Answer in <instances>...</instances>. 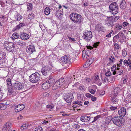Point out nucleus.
<instances>
[{
  "mask_svg": "<svg viewBox=\"0 0 131 131\" xmlns=\"http://www.w3.org/2000/svg\"><path fill=\"white\" fill-rule=\"evenodd\" d=\"M120 89L118 87H116L114 89V95L115 96H117L118 94Z\"/></svg>",
  "mask_w": 131,
  "mask_h": 131,
  "instance_id": "c85d7f7f",
  "label": "nucleus"
},
{
  "mask_svg": "<svg viewBox=\"0 0 131 131\" xmlns=\"http://www.w3.org/2000/svg\"><path fill=\"white\" fill-rule=\"evenodd\" d=\"M112 122L115 125L120 126L123 124L122 117L121 116H117L113 117Z\"/></svg>",
  "mask_w": 131,
  "mask_h": 131,
  "instance_id": "39448f33",
  "label": "nucleus"
},
{
  "mask_svg": "<svg viewBox=\"0 0 131 131\" xmlns=\"http://www.w3.org/2000/svg\"><path fill=\"white\" fill-rule=\"evenodd\" d=\"M30 81L33 83H36L41 79L40 75L37 72L32 74L29 76Z\"/></svg>",
  "mask_w": 131,
  "mask_h": 131,
  "instance_id": "20e7f679",
  "label": "nucleus"
},
{
  "mask_svg": "<svg viewBox=\"0 0 131 131\" xmlns=\"http://www.w3.org/2000/svg\"><path fill=\"white\" fill-rule=\"evenodd\" d=\"M92 96V95L89 93H86L85 95L86 96L89 98H90Z\"/></svg>",
  "mask_w": 131,
  "mask_h": 131,
  "instance_id": "e2e57ef3",
  "label": "nucleus"
},
{
  "mask_svg": "<svg viewBox=\"0 0 131 131\" xmlns=\"http://www.w3.org/2000/svg\"><path fill=\"white\" fill-rule=\"evenodd\" d=\"M30 125H29L28 124L26 123L24 124H23L21 127V129L22 130H24L28 128L29 126H30Z\"/></svg>",
  "mask_w": 131,
  "mask_h": 131,
  "instance_id": "72a5a7b5",
  "label": "nucleus"
},
{
  "mask_svg": "<svg viewBox=\"0 0 131 131\" xmlns=\"http://www.w3.org/2000/svg\"><path fill=\"white\" fill-rule=\"evenodd\" d=\"M12 126V125L9 122L6 123L3 126L2 129V131H9Z\"/></svg>",
  "mask_w": 131,
  "mask_h": 131,
  "instance_id": "f8f14e48",
  "label": "nucleus"
},
{
  "mask_svg": "<svg viewBox=\"0 0 131 131\" xmlns=\"http://www.w3.org/2000/svg\"><path fill=\"white\" fill-rule=\"evenodd\" d=\"M126 110L125 108L122 107L118 111V114L120 115V116H124L126 114Z\"/></svg>",
  "mask_w": 131,
  "mask_h": 131,
  "instance_id": "4468645a",
  "label": "nucleus"
},
{
  "mask_svg": "<svg viewBox=\"0 0 131 131\" xmlns=\"http://www.w3.org/2000/svg\"><path fill=\"white\" fill-rule=\"evenodd\" d=\"M51 86L47 81H46L42 85V87L44 89H46L49 88Z\"/></svg>",
  "mask_w": 131,
  "mask_h": 131,
  "instance_id": "412c9836",
  "label": "nucleus"
},
{
  "mask_svg": "<svg viewBox=\"0 0 131 131\" xmlns=\"http://www.w3.org/2000/svg\"><path fill=\"white\" fill-rule=\"evenodd\" d=\"M117 107L115 106H111L110 107V109L111 111H114L115 110H116Z\"/></svg>",
  "mask_w": 131,
  "mask_h": 131,
  "instance_id": "6e6d98bb",
  "label": "nucleus"
},
{
  "mask_svg": "<svg viewBox=\"0 0 131 131\" xmlns=\"http://www.w3.org/2000/svg\"><path fill=\"white\" fill-rule=\"evenodd\" d=\"M126 2L124 0H122L121 1L120 6L121 9H124L126 7Z\"/></svg>",
  "mask_w": 131,
  "mask_h": 131,
  "instance_id": "b1692460",
  "label": "nucleus"
},
{
  "mask_svg": "<svg viewBox=\"0 0 131 131\" xmlns=\"http://www.w3.org/2000/svg\"><path fill=\"white\" fill-rule=\"evenodd\" d=\"M67 97L66 98V102L68 103L67 105L70 106L71 104V102L72 101V99L73 98V94L71 93H68L67 95Z\"/></svg>",
  "mask_w": 131,
  "mask_h": 131,
  "instance_id": "9b49d317",
  "label": "nucleus"
},
{
  "mask_svg": "<svg viewBox=\"0 0 131 131\" xmlns=\"http://www.w3.org/2000/svg\"><path fill=\"white\" fill-rule=\"evenodd\" d=\"M25 24L23 23H20L19 25H17L15 27L16 29H19L22 27L25 26Z\"/></svg>",
  "mask_w": 131,
  "mask_h": 131,
  "instance_id": "a19ab883",
  "label": "nucleus"
},
{
  "mask_svg": "<svg viewBox=\"0 0 131 131\" xmlns=\"http://www.w3.org/2000/svg\"><path fill=\"white\" fill-rule=\"evenodd\" d=\"M50 8H47L45 9L44 12L45 14V15H48L50 13Z\"/></svg>",
  "mask_w": 131,
  "mask_h": 131,
  "instance_id": "58836bf2",
  "label": "nucleus"
},
{
  "mask_svg": "<svg viewBox=\"0 0 131 131\" xmlns=\"http://www.w3.org/2000/svg\"><path fill=\"white\" fill-rule=\"evenodd\" d=\"M17 21L20 20L22 18V17L19 14H18L15 17Z\"/></svg>",
  "mask_w": 131,
  "mask_h": 131,
  "instance_id": "4c0bfd02",
  "label": "nucleus"
},
{
  "mask_svg": "<svg viewBox=\"0 0 131 131\" xmlns=\"http://www.w3.org/2000/svg\"><path fill=\"white\" fill-rule=\"evenodd\" d=\"M101 116L100 115H97V116L94 118V119L93 121H92V123H93L94 122L97 121V119H98L99 118H101Z\"/></svg>",
  "mask_w": 131,
  "mask_h": 131,
  "instance_id": "09e8293b",
  "label": "nucleus"
},
{
  "mask_svg": "<svg viewBox=\"0 0 131 131\" xmlns=\"http://www.w3.org/2000/svg\"><path fill=\"white\" fill-rule=\"evenodd\" d=\"M32 4L31 3H29L27 4V11H28L32 10Z\"/></svg>",
  "mask_w": 131,
  "mask_h": 131,
  "instance_id": "cd10ccee",
  "label": "nucleus"
},
{
  "mask_svg": "<svg viewBox=\"0 0 131 131\" xmlns=\"http://www.w3.org/2000/svg\"><path fill=\"white\" fill-rule=\"evenodd\" d=\"M123 63L125 65L128 66V61H127L126 59H125L124 60Z\"/></svg>",
  "mask_w": 131,
  "mask_h": 131,
  "instance_id": "0e129e2a",
  "label": "nucleus"
},
{
  "mask_svg": "<svg viewBox=\"0 0 131 131\" xmlns=\"http://www.w3.org/2000/svg\"><path fill=\"white\" fill-rule=\"evenodd\" d=\"M100 42H97L96 43H95L93 45V46L94 47L96 48L98 46Z\"/></svg>",
  "mask_w": 131,
  "mask_h": 131,
  "instance_id": "13d9d810",
  "label": "nucleus"
},
{
  "mask_svg": "<svg viewBox=\"0 0 131 131\" xmlns=\"http://www.w3.org/2000/svg\"><path fill=\"white\" fill-rule=\"evenodd\" d=\"M78 89L80 91H84L85 90V88L84 85H80L79 86Z\"/></svg>",
  "mask_w": 131,
  "mask_h": 131,
  "instance_id": "37998d69",
  "label": "nucleus"
},
{
  "mask_svg": "<svg viewBox=\"0 0 131 131\" xmlns=\"http://www.w3.org/2000/svg\"><path fill=\"white\" fill-rule=\"evenodd\" d=\"M71 20L74 23H78L79 24L82 23L83 21L82 16L75 13H72L70 15Z\"/></svg>",
  "mask_w": 131,
  "mask_h": 131,
  "instance_id": "f257e3e1",
  "label": "nucleus"
},
{
  "mask_svg": "<svg viewBox=\"0 0 131 131\" xmlns=\"http://www.w3.org/2000/svg\"><path fill=\"white\" fill-rule=\"evenodd\" d=\"M25 107V105L23 104L18 105L16 106L15 108V111L16 112H18L22 110Z\"/></svg>",
  "mask_w": 131,
  "mask_h": 131,
  "instance_id": "ddd939ff",
  "label": "nucleus"
},
{
  "mask_svg": "<svg viewBox=\"0 0 131 131\" xmlns=\"http://www.w3.org/2000/svg\"><path fill=\"white\" fill-rule=\"evenodd\" d=\"M78 99L79 100H81L82 101H83V97L81 96L80 95L78 96Z\"/></svg>",
  "mask_w": 131,
  "mask_h": 131,
  "instance_id": "69168bd1",
  "label": "nucleus"
},
{
  "mask_svg": "<svg viewBox=\"0 0 131 131\" xmlns=\"http://www.w3.org/2000/svg\"><path fill=\"white\" fill-rule=\"evenodd\" d=\"M110 61L111 62H113L115 60V58L114 56H111L109 58Z\"/></svg>",
  "mask_w": 131,
  "mask_h": 131,
  "instance_id": "603ef678",
  "label": "nucleus"
},
{
  "mask_svg": "<svg viewBox=\"0 0 131 131\" xmlns=\"http://www.w3.org/2000/svg\"><path fill=\"white\" fill-rule=\"evenodd\" d=\"M7 83V87H12V84L11 82V79L10 78H8L6 81Z\"/></svg>",
  "mask_w": 131,
  "mask_h": 131,
  "instance_id": "c756f323",
  "label": "nucleus"
},
{
  "mask_svg": "<svg viewBox=\"0 0 131 131\" xmlns=\"http://www.w3.org/2000/svg\"><path fill=\"white\" fill-rule=\"evenodd\" d=\"M20 37L22 40H26L29 39V36L25 33H22L20 35Z\"/></svg>",
  "mask_w": 131,
  "mask_h": 131,
  "instance_id": "2eb2a0df",
  "label": "nucleus"
},
{
  "mask_svg": "<svg viewBox=\"0 0 131 131\" xmlns=\"http://www.w3.org/2000/svg\"><path fill=\"white\" fill-rule=\"evenodd\" d=\"M67 37L69 40H71L73 42H74L75 41H76L75 40L74 38H72L71 37H69V36H67Z\"/></svg>",
  "mask_w": 131,
  "mask_h": 131,
  "instance_id": "680f3d73",
  "label": "nucleus"
},
{
  "mask_svg": "<svg viewBox=\"0 0 131 131\" xmlns=\"http://www.w3.org/2000/svg\"><path fill=\"white\" fill-rule=\"evenodd\" d=\"M43 95L44 97L48 96L49 95V94L47 92H45L43 93Z\"/></svg>",
  "mask_w": 131,
  "mask_h": 131,
  "instance_id": "774afa93",
  "label": "nucleus"
},
{
  "mask_svg": "<svg viewBox=\"0 0 131 131\" xmlns=\"http://www.w3.org/2000/svg\"><path fill=\"white\" fill-rule=\"evenodd\" d=\"M43 129L41 127H38L35 128V131H42Z\"/></svg>",
  "mask_w": 131,
  "mask_h": 131,
  "instance_id": "8fccbe9b",
  "label": "nucleus"
},
{
  "mask_svg": "<svg viewBox=\"0 0 131 131\" xmlns=\"http://www.w3.org/2000/svg\"><path fill=\"white\" fill-rule=\"evenodd\" d=\"M34 14L33 13H31L29 14V15L28 16V17L30 19H33L34 18Z\"/></svg>",
  "mask_w": 131,
  "mask_h": 131,
  "instance_id": "5fc2aeb1",
  "label": "nucleus"
},
{
  "mask_svg": "<svg viewBox=\"0 0 131 131\" xmlns=\"http://www.w3.org/2000/svg\"><path fill=\"white\" fill-rule=\"evenodd\" d=\"M16 42L17 44L20 46H23V42H22L20 38H18L16 40Z\"/></svg>",
  "mask_w": 131,
  "mask_h": 131,
  "instance_id": "2f4dec72",
  "label": "nucleus"
},
{
  "mask_svg": "<svg viewBox=\"0 0 131 131\" xmlns=\"http://www.w3.org/2000/svg\"><path fill=\"white\" fill-rule=\"evenodd\" d=\"M96 29L99 32H105V31L103 26L100 25H97L96 26Z\"/></svg>",
  "mask_w": 131,
  "mask_h": 131,
  "instance_id": "dca6fc26",
  "label": "nucleus"
},
{
  "mask_svg": "<svg viewBox=\"0 0 131 131\" xmlns=\"http://www.w3.org/2000/svg\"><path fill=\"white\" fill-rule=\"evenodd\" d=\"M115 25V29L117 30H120L122 28V25L118 23H116Z\"/></svg>",
  "mask_w": 131,
  "mask_h": 131,
  "instance_id": "7c9ffc66",
  "label": "nucleus"
},
{
  "mask_svg": "<svg viewBox=\"0 0 131 131\" xmlns=\"http://www.w3.org/2000/svg\"><path fill=\"white\" fill-rule=\"evenodd\" d=\"M89 91L92 94H94L95 93V90L94 89H88Z\"/></svg>",
  "mask_w": 131,
  "mask_h": 131,
  "instance_id": "c03bdc74",
  "label": "nucleus"
},
{
  "mask_svg": "<svg viewBox=\"0 0 131 131\" xmlns=\"http://www.w3.org/2000/svg\"><path fill=\"white\" fill-rule=\"evenodd\" d=\"M102 80L103 83H108L110 81L108 77L106 76L103 75L101 76Z\"/></svg>",
  "mask_w": 131,
  "mask_h": 131,
  "instance_id": "a211bd4d",
  "label": "nucleus"
},
{
  "mask_svg": "<svg viewBox=\"0 0 131 131\" xmlns=\"http://www.w3.org/2000/svg\"><path fill=\"white\" fill-rule=\"evenodd\" d=\"M7 89L8 92L11 94L15 95L16 93V90L15 89H14L12 88V87H7Z\"/></svg>",
  "mask_w": 131,
  "mask_h": 131,
  "instance_id": "aec40b11",
  "label": "nucleus"
},
{
  "mask_svg": "<svg viewBox=\"0 0 131 131\" xmlns=\"http://www.w3.org/2000/svg\"><path fill=\"white\" fill-rule=\"evenodd\" d=\"M61 84V86L63 85L64 84V83L65 79L63 78H61L58 80Z\"/></svg>",
  "mask_w": 131,
  "mask_h": 131,
  "instance_id": "a18cd8bd",
  "label": "nucleus"
},
{
  "mask_svg": "<svg viewBox=\"0 0 131 131\" xmlns=\"http://www.w3.org/2000/svg\"><path fill=\"white\" fill-rule=\"evenodd\" d=\"M55 16L60 18L63 17V15L61 11H57L55 13Z\"/></svg>",
  "mask_w": 131,
  "mask_h": 131,
  "instance_id": "4be33fe9",
  "label": "nucleus"
},
{
  "mask_svg": "<svg viewBox=\"0 0 131 131\" xmlns=\"http://www.w3.org/2000/svg\"><path fill=\"white\" fill-rule=\"evenodd\" d=\"M110 12L113 14H116L119 11L118 6L116 2H112L109 6Z\"/></svg>",
  "mask_w": 131,
  "mask_h": 131,
  "instance_id": "7ed1b4c3",
  "label": "nucleus"
},
{
  "mask_svg": "<svg viewBox=\"0 0 131 131\" xmlns=\"http://www.w3.org/2000/svg\"><path fill=\"white\" fill-rule=\"evenodd\" d=\"M14 88L16 90H21L24 88L23 84L18 82H16L14 83L13 85Z\"/></svg>",
  "mask_w": 131,
  "mask_h": 131,
  "instance_id": "1a4fd4ad",
  "label": "nucleus"
},
{
  "mask_svg": "<svg viewBox=\"0 0 131 131\" xmlns=\"http://www.w3.org/2000/svg\"><path fill=\"white\" fill-rule=\"evenodd\" d=\"M123 73V71L122 70H116L115 71V74H116L117 75H121Z\"/></svg>",
  "mask_w": 131,
  "mask_h": 131,
  "instance_id": "ea45409f",
  "label": "nucleus"
},
{
  "mask_svg": "<svg viewBox=\"0 0 131 131\" xmlns=\"http://www.w3.org/2000/svg\"><path fill=\"white\" fill-rule=\"evenodd\" d=\"M119 99L116 97H113L112 98L111 101L113 103L116 104L119 101Z\"/></svg>",
  "mask_w": 131,
  "mask_h": 131,
  "instance_id": "473e14b6",
  "label": "nucleus"
},
{
  "mask_svg": "<svg viewBox=\"0 0 131 131\" xmlns=\"http://www.w3.org/2000/svg\"><path fill=\"white\" fill-rule=\"evenodd\" d=\"M6 108L5 106V107L3 103L0 104V108L1 110H4Z\"/></svg>",
  "mask_w": 131,
  "mask_h": 131,
  "instance_id": "864d4df0",
  "label": "nucleus"
},
{
  "mask_svg": "<svg viewBox=\"0 0 131 131\" xmlns=\"http://www.w3.org/2000/svg\"><path fill=\"white\" fill-rule=\"evenodd\" d=\"M92 37V33L90 31H86L83 33V38L87 40H90Z\"/></svg>",
  "mask_w": 131,
  "mask_h": 131,
  "instance_id": "6e6552de",
  "label": "nucleus"
},
{
  "mask_svg": "<svg viewBox=\"0 0 131 131\" xmlns=\"http://www.w3.org/2000/svg\"><path fill=\"white\" fill-rule=\"evenodd\" d=\"M14 46V44L11 42L5 41L4 44L5 48L10 52L13 49Z\"/></svg>",
  "mask_w": 131,
  "mask_h": 131,
  "instance_id": "423d86ee",
  "label": "nucleus"
},
{
  "mask_svg": "<svg viewBox=\"0 0 131 131\" xmlns=\"http://www.w3.org/2000/svg\"><path fill=\"white\" fill-rule=\"evenodd\" d=\"M116 65H114L111 68V70L112 71L113 74L115 75V71L116 70Z\"/></svg>",
  "mask_w": 131,
  "mask_h": 131,
  "instance_id": "f704fd0d",
  "label": "nucleus"
},
{
  "mask_svg": "<svg viewBox=\"0 0 131 131\" xmlns=\"http://www.w3.org/2000/svg\"><path fill=\"white\" fill-rule=\"evenodd\" d=\"M123 27H129L130 25L129 24L127 21L123 22L122 24Z\"/></svg>",
  "mask_w": 131,
  "mask_h": 131,
  "instance_id": "e433bc0d",
  "label": "nucleus"
},
{
  "mask_svg": "<svg viewBox=\"0 0 131 131\" xmlns=\"http://www.w3.org/2000/svg\"><path fill=\"white\" fill-rule=\"evenodd\" d=\"M71 58L69 56L66 55V69L69 67H70V64L71 63Z\"/></svg>",
  "mask_w": 131,
  "mask_h": 131,
  "instance_id": "f3484780",
  "label": "nucleus"
},
{
  "mask_svg": "<svg viewBox=\"0 0 131 131\" xmlns=\"http://www.w3.org/2000/svg\"><path fill=\"white\" fill-rule=\"evenodd\" d=\"M123 59H121L119 61V63L117 64V67H120L122 65V63L123 62Z\"/></svg>",
  "mask_w": 131,
  "mask_h": 131,
  "instance_id": "4d7b16f0",
  "label": "nucleus"
},
{
  "mask_svg": "<svg viewBox=\"0 0 131 131\" xmlns=\"http://www.w3.org/2000/svg\"><path fill=\"white\" fill-rule=\"evenodd\" d=\"M54 105L53 104H51L50 105H47L46 107L49 109H53L54 108Z\"/></svg>",
  "mask_w": 131,
  "mask_h": 131,
  "instance_id": "de8ad7c7",
  "label": "nucleus"
},
{
  "mask_svg": "<svg viewBox=\"0 0 131 131\" xmlns=\"http://www.w3.org/2000/svg\"><path fill=\"white\" fill-rule=\"evenodd\" d=\"M90 117L89 116L86 115L82 116L80 118L81 120L83 122H86L89 121L90 119Z\"/></svg>",
  "mask_w": 131,
  "mask_h": 131,
  "instance_id": "6ab92c4d",
  "label": "nucleus"
},
{
  "mask_svg": "<svg viewBox=\"0 0 131 131\" xmlns=\"http://www.w3.org/2000/svg\"><path fill=\"white\" fill-rule=\"evenodd\" d=\"M89 50H84L82 51V56L83 59H85V56L88 55L89 54Z\"/></svg>",
  "mask_w": 131,
  "mask_h": 131,
  "instance_id": "a878e982",
  "label": "nucleus"
},
{
  "mask_svg": "<svg viewBox=\"0 0 131 131\" xmlns=\"http://www.w3.org/2000/svg\"><path fill=\"white\" fill-rule=\"evenodd\" d=\"M74 128L75 129L79 128L80 127V126L77 124H75L74 125H73Z\"/></svg>",
  "mask_w": 131,
  "mask_h": 131,
  "instance_id": "bf43d9fd",
  "label": "nucleus"
},
{
  "mask_svg": "<svg viewBox=\"0 0 131 131\" xmlns=\"http://www.w3.org/2000/svg\"><path fill=\"white\" fill-rule=\"evenodd\" d=\"M119 19L118 16H115L107 17L106 20V24L110 26H113L114 24V22L116 21Z\"/></svg>",
  "mask_w": 131,
  "mask_h": 131,
  "instance_id": "f03ea898",
  "label": "nucleus"
},
{
  "mask_svg": "<svg viewBox=\"0 0 131 131\" xmlns=\"http://www.w3.org/2000/svg\"><path fill=\"white\" fill-rule=\"evenodd\" d=\"M47 81L48 82L49 84H50V86H51L52 85L54 84L55 82V80L52 78H51V77H50L48 78V80Z\"/></svg>",
  "mask_w": 131,
  "mask_h": 131,
  "instance_id": "393cba45",
  "label": "nucleus"
},
{
  "mask_svg": "<svg viewBox=\"0 0 131 131\" xmlns=\"http://www.w3.org/2000/svg\"><path fill=\"white\" fill-rule=\"evenodd\" d=\"M113 30H111L110 31V32L108 34H107L106 35V37H110L111 36V35L112 33L113 32Z\"/></svg>",
  "mask_w": 131,
  "mask_h": 131,
  "instance_id": "052dcab7",
  "label": "nucleus"
},
{
  "mask_svg": "<svg viewBox=\"0 0 131 131\" xmlns=\"http://www.w3.org/2000/svg\"><path fill=\"white\" fill-rule=\"evenodd\" d=\"M111 75V73L110 72V71H108L105 73V75H104L108 77V78H109V77Z\"/></svg>",
  "mask_w": 131,
  "mask_h": 131,
  "instance_id": "3c124183",
  "label": "nucleus"
},
{
  "mask_svg": "<svg viewBox=\"0 0 131 131\" xmlns=\"http://www.w3.org/2000/svg\"><path fill=\"white\" fill-rule=\"evenodd\" d=\"M41 71L44 75L49 77L51 73V68L48 66H46L41 69Z\"/></svg>",
  "mask_w": 131,
  "mask_h": 131,
  "instance_id": "0eeeda50",
  "label": "nucleus"
},
{
  "mask_svg": "<svg viewBox=\"0 0 131 131\" xmlns=\"http://www.w3.org/2000/svg\"><path fill=\"white\" fill-rule=\"evenodd\" d=\"M113 117L111 116H109L107 117L106 119V121H107V123H110L112 120V121Z\"/></svg>",
  "mask_w": 131,
  "mask_h": 131,
  "instance_id": "49530a36",
  "label": "nucleus"
},
{
  "mask_svg": "<svg viewBox=\"0 0 131 131\" xmlns=\"http://www.w3.org/2000/svg\"><path fill=\"white\" fill-rule=\"evenodd\" d=\"M19 37V36L18 33H14L12 34V38L13 40L15 39H17Z\"/></svg>",
  "mask_w": 131,
  "mask_h": 131,
  "instance_id": "bb28decb",
  "label": "nucleus"
},
{
  "mask_svg": "<svg viewBox=\"0 0 131 131\" xmlns=\"http://www.w3.org/2000/svg\"><path fill=\"white\" fill-rule=\"evenodd\" d=\"M26 50L27 53L31 54L35 51V47L31 45L27 46L26 47Z\"/></svg>",
  "mask_w": 131,
  "mask_h": 131,
  "instance_id": "9d476101",
  "label": "nucleus"
},
{
  "mask_svg": "<svg viewBox=\"0 0 131 131\" xmlns=\"http://www.w3.org/2000/svg\"><path fill=\"white\" fill-rule=\"evenodd\" d=\"M91 100L93 101H95L96 100V98L95 97H94L93 96H92V97H91Z\"/></svg>",
  "mask_w": 131,
  "mask_h": 131,
  "instance_id": "338daca9",
  "label": "nucleus"
},
{
  "mask_svg": "<svg viewBox=\"0 0 131 131\" xmlns=\"http://www.w3.org/2000/svg\"><path fill=\"white\" fill-rule=\"evenodd\" d=\"M114 51H116L120 47L119 45L116 43H115L114 45Z\"/></svg>",
  "mask_w": 131,
  "mask_h": 131,
  "instance_id": "79ce46f5",
  "label": "nucleus"
},
{
  "mask_svg": "<svg viewBox=\"0 0 131 131\" xmlns=\"http://www.w3.org/2000/svg\"><path fill=\"white\" fill-rule=\"evenodd\" d=\"M119 38V36L118 35H116L114 36L113 39V41L114 42H116L118 40Z\"/></svg>",
  "mask_w": 131,
  "mask_h": 131,
  "instance_id": "c9c22d12",
  "label": "nucleus"
},
{
  "mask_svg": "<svg viewBox=\"0 0 131 131\" xmlns=\"http://www.w3.org/2000/svg\"><path fill=\"white\" fill-rule=\"evenodd\" d=\"M73 103L74 104L77 105L76 107H79L82 106L83 103V101L81 100H77L73 102Z\"/></svg>",
  "mask_w": 131,
  "mask_h": 131,
  "instance_id": "5701e85b",
  "label": "nucleus"
}]
</instances>
